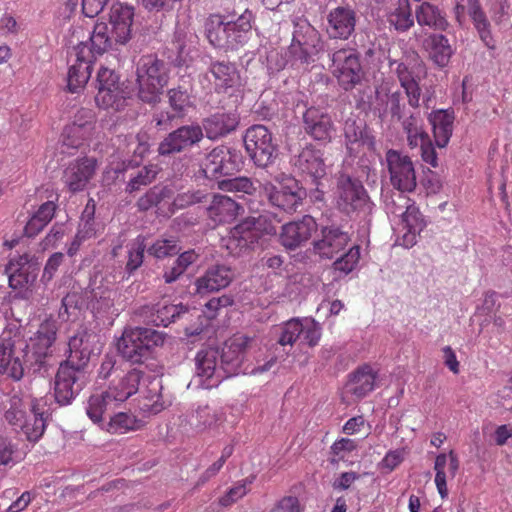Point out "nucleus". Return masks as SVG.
I'll list each match as a JSON object with an SVG mask.
<instances>
[{
	"label": "nucleus",
	"mask_w": 512,
	"mask_h": 512,
	"mask_svg": "<svg viewBox=\"0 0 512 512\" xmlns=\"http://www.w3.org/2000/svg\"><path fill=\"white\" fill-rule=\"evenodd\" d=\"M254 342L253 336L235 335L221 349H201L195 357L196 372L190 384L211 389L224 379L237 375L241 370L246 349Z\"/></svg>",
	"instance_id": "1"
},
{
	"label": "nucleus",
	"mask_w": 512,
	"mask_h": 512,
	"mask_svg": "<svg viewBox=\"0 0 512 512\" xmlns=\"http://www.w3.org/2000/svg\"><path fill=\"white\" fill-rule=\"evenodd\" d=\"M4 418L10 425L20 428L30 442L38 441L46 428L44 411L37 401L17 394L10 397Z\"/></svg>",
	"instance_id": "2"
},
{
	"label": "nucleus",
	"mask_w": 512,
	"mask_h": 512,
	"mask_svg": "<svg viewBox=\"0 0 512 512\" xmlns=\"http://www.w3.org/2000/svg\"><path fill=\"white\" fill-rule=\"evenodd\" d=\"M138 98L147 104L160 102L169 81V65L155 55L142 56L136 67Z\"/></svg>",
	"instance_id": "3"
},
{
	"label": "nucleus",
	"mask_w": 512,
	"mask_h": 512,
	"mask_svg": "<svg viewBox=\"0 0 512 512\" xmlns=\"http://www.w3.org/2000/svg\"><path fill=\"white\" fill-rule=\"evenodd\" d=\"M294 171L311 187V197L315 201L324 199V181L329 174V166L325 163L324 153L312 144L303 147L292 161Z\"/></svg>",
	"instance_id": "4"
},
{
	"label": "nucleus",
	"mask_w": 512,
	"mask_h": 512,
	"mask_svg": "<svg viewBox=\"0 0 512 512\" xmlns=\"http://www.w3.org/2000/svg\"><path fill=\"white\" fill-rule=\"evenodd\" d=\"M29 354V344L19 333L3 332L0 337V374L19 381L26 370L33 373L30 365L33 360Z\"/></svg>",
	"instance_id": "5"
},
{
	"label": "nucleus",
	"mask_w": 512,
	"mask_h": 512,
	"mask_svg": "<svg viewBox=\"0 0 512 512\" xmlns=\"http://www.w3.org/2000/svg\"><path fill=\"white\" fill-rule=\"evenodd\" d=\"M163 343V333L152 328L135 327L124 330L118 340L117 349L124 359L132 363H142L149 358L153 348Z\"/></svg>",
	"instance_id": "6"
},
{
	"label": "nucleus",
	"mask_w": 512,
	"mask_h": 512,
	"mask_svg": "<svg viewBox=\"0 0 512 512\" xmlns=\"http://www.w3.org/2000/svg\"><path fill=\"white\" fill-rule=\"evenodd\" d=\"M67 45L72 47L75 63H73L67 75V88L71 93H78L84 88L91 76L92 55L86 42L80 40L85 36V30L82 27H72L69 30Z\"/></svg>",
	"instance_id": "7"
},
{
	"label": "nucleus",
	"mask_w": 512,
	"mask_h": 512,
	"mask_svg": "<svg viewBox=\"0 0 512 512\" xmlns=\"http://www.w3.org/2000/svg\"><path fill=\"white\" fill-rule=\"evenodd\" d=\"M58 322L52 317L46 318L40 325L34 337L30 338L29 351L30 365L33 366V374L45 376L52 367V346L57 338Z\"/></svg>",
	"instance_id": "8"
},
{
	"label": "nucleus",
	"mask_w": 512,
	"mask_h": 512,
	"mask_svg": "<svg viewBox=\"0 0 512 512\" xmlns=\"http://www.w3.org/2000/svg\"><path fill=\"white\" fill-rule=\"evenodd\" d=\"M394 64L396 65L394 73L397 76L401 88L404 90L408 105L414 109V111L409 114L405 112L403 118L397 121L401 123L405 133L413 132L416 128L423 127L420 112L417 110L420 106L422 95V89L419 84L420 78L406 63L394 61L391 63V66Z\"/></svg>",
	"instance_id": "9"
},
{
	"label": "nucleus",
	"mask_w": 512,
	"mask_h": 512,
	"mask_svg": "<svg viewBox=\"0 0 512 512\" xmlns=\"http://www.w3.org/2000/svg\"><path fill=\"white\" fill-rule=\"evenodd\" d=\"M242 154L239 150L225 145L214 147L200 163L199 174L211 180L233 176L241 169Z\"/></svg>",
	"instance_id": "10"
},
{
	"label": "nucleus",
	"mask_w": 512,
	"mask_h": 512,
	"mask_svg": "<svg viewBox=\"0 0 512 512\" xmlns=\"http://www.w3.org/2000/svg\"><path fill=\"white\" fill-rule=\"evenodd\" d=\"M323 50L320 33L306 20L294 25L293 38L288 47V55L294 63L309 64Z\"/></svg>",
	"instance_id": "11"
},
{
	"label": "nucleus",
	"mask_w": 512,
	"mask_h": 512,
	"mask_svg": "<svg viewBox=\"0 0 512 512\" xmlns=\"http://www.w3.org/2000/svg\"><path fill=\"white\" fill-rule=\"evenodd\" d=\"M335 195L338 207L347 214L371 209L372 203L362 182L347 173L336 175Z\"/></svg>",
	"instance_id": "12"
},
{
	"label": "nucleus",
	"mask_w": 512,
	"mask_h": 512,
	"mask_svg": "<svg viewBox=\"0 0 512 512\" xmlns=\"http://www.w3.org/2000/svg\"><path fill=\"white\" fill-rule=\"evenodd\" d=\"M244 145L257 167H268L277 156V144L274 143L272 133L264 125L249 127L244 135Z\"/></svg>",
	"instance_id": "13"
},
{
	"label": "nucleus",
	"mask_w": 512,
	"mask_h": 512,
	"mask_svg": "<svg viewBox=\"0 0 512 512\" xmlns=\"http://www.w3.org/2000/svg\"><path fill=\"white\" fill-rule=\"evenodd\" d=\"M9 286L18 290L23 299H28L40 271V263L35 257L23 254L11 258L5 269Z\"/></svg>",
	"instance_id": "14"
},
{
	"label": "nucleus",
	"mask_w": 512,
	"mask_h": 512,
	"mask_svg": "<svg viewBox=\"0 0 512 512\" xmlns=\"http://www.w3.org/2000/svg\"><path fill=\"white\" fill-rule=\"evenodd\" d=\"M385 163L393 188L399 192H413L416 189V172L412 159L408 155L389 149L385 154Z\"/></svg>",
	"instance_id": "15"
},
{
	"label": "nucleus",
	"mask_w": 512,
	"mask_h": 512,
	"mask_svg": "<svg viewBox=\"0 0 512 512\" xmlns=\"http://www.w3.org/2000/svg\"><path fill=\"white\" fill-rule=\"evenodd\" d=\"M269 203L286 213L297 212L307 197V191L294 178H288L278 186L265 185Z\"/></svg>",
	"instance_id": "16"
},
{
	"label": "nucleus",
	"mask_w": 512,
	"mask_h": 512,
	"mask_svg": "<svg viewBox=\"0 0 512 512\" xmlns=\"http://www.w3.org/2000/svg\"><path fill=\"white\" fill-rule=\"evenodd\" d=\"M86 383L85 371L60 363L54 383V397L61 405H69L80 393Z\"/></svg>",
	"instance_id": "17"
},
{
	"label": "nucleus",
	"mask_w": 512,
	"mask_h": 512,
	"mask_svg": "<svg viewBox=\"0 0 512 512\" xmlns=\"http://www.w3.org/2000/svg\"><path fill=\"white\" fill-rule=\"evenodd\" d=\"M203 138L199 124L182 125L163 138L157 151L161 156L174 155L198 145Z\"/></svg>",
	"instance_id": "18"
},
{
	"label": "nucleus",
	"mask_w": 512,
	"mask_h": 512,
	"mask_svg": "<svg viewBox=\"0 0 512 512\" xmlns=\"http://www.w3.org/2000/svg\"><path fill=\"white\" fill-rule=\"evenodd\" d=\"M331 60L335 67L334 73L340 86L346 90H352L363 78V70L359 56L352 49H340L335 51Z\"/></svg>",
	"instance_id": "19"
},
{
	"label": "nucleus",
	"mask_w": 512,
	"mask_h": 512,
	"mask_svg": "<svg viewBox=\"0 0 512 512\" xmlns=\"http://www.w3.org/2000/svg\"><path fill=\"white\" fill-rule=\"evenodd\" d=\"M69 355L63 363L85 371L92 355L100 352L99 336L88 330L78 331L70 338Z\"/></svg>",
	"instance_id": "20"
},
{
	"label": "nucleus",
	"mask_w": 512,
	"mask_h": 512,
	"mask_svg": "<svg viewBox=\"0 0 512 512\" xmlns=\"http://www.w3.org/2000/svg\"><path fill=\"white\" fill-rule=\"evenodd\" d=\"M351 241L350 235L336 224L322 225L318 238L313 241V251L321 258L332 259Z\"/></svg>",
	"instance_id": "21"
},
{
	"label": "nucleus",
	"mask_w": 512,
	"mask_h": 512,
	"mask_svg": "<svg viewBox=\"0 0 512 512\" xmlns=\"http://www.w3.org/2000/svg\"><path fill=\"white\" fill-rule=\"evenodd\" d=\"M318 230V224L311 215L290 221L281 227L279 240L288 250H295L307 243Z\"/></svg>",
	"instance_id": "22"
},
{
	"label": "nucleus",
	"mask_w": 512,
	"mask_h": 512,
	"mask_svg": "<svg viewBox=\"0 0 512 512\" xmlns=\"http://www.w3.org/2000/svg\"><path fill=\"white\" fill-rule=\"evenodd\" d=\"M239 115L236 111L218 110L201 120L202 133L209 140L216 141L234 132L239 125Z\"/></svg>",
	"instance_id": "23"
},
{
	"label": "nucleus",
	"mask_w": 512,
	"mask_h": 512,
	"mask_svg": "<svg viewBox=\"0 0 512 512\" xmlns=\"http://www.w3.org/2000/svg\"><path fill=\"white\" fill-rule=\"evenodd\" d=\"M343 131L349 156H357L361 147H367L371 151L375 150V137L364 120L349 117L344 123Z\"/></svg>",
	"instance_id": "24"
},
{
	"label": "nucleus",
	"mask_w": 512,
	"mask_h": 512,
	"mask_svg": "<svg viewBox=\"0 0 512 512\" xmlns=\"http://www.w3.org/2000/svg\"><path fill=\"white\" fill-rule=\"evenodd\" d=\"M97 161L95 158H78L68 164L62 176V180L72 193L83 191L95 175Z\"/></svg>",
	"instance_id": "25"
},
{
	"label": "nucleus",
	"mask_w": 512,
	"mask_h": 512,
	"mask_svg": "<svg viewBox=\"0 0 512 512\" xmlns=\"http://www.w3.org/2000/svg\"><path fill=\"white\" fill-rule=\"evenodd\" d=\"M134 15L133 6L123 3H114L111 6L107 25L116 44L126 45L131 40Z\"/></svg>",
	"instance_id": "26"
},
{
	"label": "nucleus",
	"mask_w": 512,
	"mask_h": 512,
	"mask_svg": "<svg viewBox=\"0 0 512 512\" xmlns=\"http://www.w3.org/2000/svg\"><path fill=\"white\" fill-rule=\"evenodd\" d=\"M303 128L305 133L315 141L326 143L332 139L334 123L324 109L312 106L303 114Z\"/></svg>",
	"instance_id": "27"
},
{
	"label": "nucleus",
	"mask_w": 512,
	"mask_h": 512,
	"mask_svg": "<svg viewBox=\"0 0 512 512\" xmlns=\"http://www.w3.org/2000/svg\"><path fill=\"white\" fill-rule=\"evenodd\" d=\"M253 22L254 15L249 9L239 15L235 11L227 13L230 51H236L248 42Z\"/></svg>",
	"instance_id": "28"
},
{
	"label": "nucleus",
	"mask_w": 512,
	"mask_h": 512,
	"mask_svg": "<svg viewBox=\"0 0 512 512\" xmlns=\"http://www.w3.org/2000/svg\"><path fill=\"white\" fill-rule=\"evenodd\" d=\"M327 33L334 39H348L355 30L356 12L349 5L332 9L327 16Z\"/></svg>",
	"instance_id": "29"
},
{
	"label": "nucleus",
	"mask_w": 512,
	"mask_h": 512,
	"mask_svg": "<svg viewBox=\"0 0 512 512\" xmlns=\"http://www.w3.org/2000/svg\"><path fill=\"white\" fill-rule=\"evenodd\" d=\"M375 97L374 111L378 113L380 118L387 115H390L392 120L403 118L406 112V104L400 89L392 90L391 88L381 87L376 89Z\"/></svg>",
	"instance_id": "30"
},
{
	"label": "nucleus",
	"mask_w": 512,
	"mask_h": 512,
	"mask_svg": "<svg viewBox=\"0 0 512 512\" xmlns=\"http://www.w3.org/2000/svg\"><path fill=\"white\" fill-rule=\"evenodd\" d=\"M208 74L213 77V80L209 78V81L214 85L217 93H227L228 90L241 85L240 73L232 62L211 60Z\"/></svg>",
	"instance_id": "31"
},
{
	"label": "nucleus",
	"mask_w": 512,
	"mask_h": 512,
	"mask_svg": "<svg viewBox=\"0 0 512 512\" xmlns=\"http://www.w3.org/2000/svg\"><path fill=\"white\" fill-rule=\"evenodd\" d=\"M235 277L231 267L216 264L209 267L204 275L195 281L196 292L198 294H207L226 288Z\"/></svg>",
	"instance_id": "32"
},
{
	"label": "nucleus",
	"mask_w": 512,
	"mask_h": 512,
	"mask_svg": "<svg viewBox=\"0 0 512 512\" xmlns=\"http://www.w3.org/2000/svg\"><path fill=\"white\" fill-rule=\"evenodd\" d=\"M98 93L96 102L99 106L108 108L121 98L118 75L111 69L101 68L97 74Z\"/></svg>",
	"instance_id": "33"
},
{
	"label": "nucleus",
	"mask_w": 512,
	"mask_h": 512,
	"mask_svg": "<svg viewBox=\"0 0 512 512\" xmlns=\"http://www.w3.org/2000/svg\"><path fill=\"white\" fill-rule=\"evenodd\" d=\"M428 120L432 126L435 143L444 148L449 143L454 129L455 113L453 109H439L429 114Z\"/></svg>",
	"instance_id": "34"
},
{
	"label": "nucleus",
	"mask_w": 512,
	"mask_h": 512,
	"mask_svg": "<svg viewBox=\"0 0 512 512\" xmlns=\"http://www.w3.org/2000/svg\"><path fill=\"white\" fill-rule=\"evenodd\" d=\"M241 209L242 207L232 198L222 194H215L207 212L209 218L214 223L224 224L233 222Z\"/></svg>",
	"instance_id": "35"
},
{
	"label": "nucleus",
	"mask_w": 512,
	"mask_h": 512,
	"mask_svg": "<svg viewBox=\"0 0 512 512\" xmlns=\"http://www.w3.org/2000/svg\"><path fill=\"white\" fill-rule=\"evenodd\" d=\"M197 314L195 309L191 310L188 306L172 303H164L162 305H158L155 313H153L152 322L156 326H164L167 327L171 323H175L180 320H192V318Z\"/></svg>",
	"instance_id": "36"
},
{
	"label": "nucleus",
	"mask_w": 512,
	"mask_h": 512,
	"mask_svg": "<svg viewBox=\"0 0 512 512\" xmlns=\"http://www.w3.org/2000/svg\"><path fill=\"white\" fill-rule=\"evenodd\" d=\"M377 373L370 365L364 364L357 368L351 375L347 384L348 391L356 398H364L374 390Z\"/></svg>",
	"instance_id": "37"
},
{
	"label": "nucleus",
	"mask_w": 512,
	"mask_h": 512,
	"mask_svg": "<svg viewBox=\"0 0 512 512\" xmlns=\"http://www.w3.org/2000/svg\"><path fill=\"white\" fill-rule=\"evenodd\" d=\"M227 25V14H212L206 21L205 30L209 43L215 48L224 49L229 48V35Z\"/></svg>",
	"instance_id": "38"
},
{
	"label": "nucleus",
	"mask_w": 512,
	"mask_h": 512,
	"mask_svg": "<svg viewBox=\"0 0 512 512\" xmlns=\"http://www.w3.org/2000/svg\"><path fill=\"white\" fill-rule=\"evenodd\" d=\"M446 467L448 468L449 476L454 477L459 468V462L453 451H450L448 455L445 453L439 454L436 457L434 464V469L436 471L435 484L442 498H445L448 495V489L446 485Z\"/></svg>",
	"instance_id": "39"
},
{
	"label": "nucleus",
	"mask_w": 512,
	"mask_h": 512,
	"mask_svg": "<svg viewBox=\"0 0 512 512\" xmlns=\"http://www.w3.org/2000/svg\"><path fill=\"white\" fill-rule=\"evenodd\" d=\"M217 187L219 190L227 193H233L239 198L244 196H253L257 193L259 181L247 176H228L218 180Z\"/></svg>",
	"instance_id": "40"
},
{
	"label": "nucleus",
	"mask_w": 512,
	"mask_h": 512,
	"mask_svg": "<svg viewBox=\"0 0 512 512\" xmlns=\"http://www.w3.org/2000/svg\"><path fill=\"white\" fill-rule=\"evenodd\" d=\"M401 223L403 229L406 230L402 237V244L405 247H412L417 242V235H419L425 227L424 218L414 203L410 208L405 210V214L401 218Z\"/></svg>",
	"instance_id": "41"
},
{
	"label": "nucleus",
	"mask_w": 512,
	"mask_h": 512,
	"mask_svg": "<svg viewBox=\"0 0 512 512\" xmlns=\"http://www.w3.org/2000/svg\"><path fill=\"white\" fill-rule=\"evenodd\" d=\"M424 47L429 58L438 66L445 67L452 56V48L448 39L442 34H431L424 40Z\"/></svg>",
	"instance_id": "42"
},
{
	"label": "nucleus",
	"mask_w": 512,
	"mask_h": 512,
	"mask_svg": "<svg viewBox=\"0 0 512 512\" xmlns=\"http://www.w3.org/2000/svg\"><path fill=\"white\" fill-rule=\"evenodd\" d=\"M142 376L143 372L141 370L131 369L116 384L110 387L108 391L113 393L116 402H124L138 391Z\"/></svg>",
	"instance_id": "43"
},
{
	"label": "nucleus",
	"mask_w": 512,
	"mask_h": 512,
	"mask_svg": "<svg viewBox=\"0 0 512 512\" xmlns=\"http://www.w3.org/2000/svg\"><path fill=\"white\" fill-rule=\"evenodd\" d=\"M178 257L173 261L172 265L166 266L163 270V280L166 284H172L180 279L185 271L200 257L194 249L179 252Z\"/></svg>",
	"instance_id": "44"
},
{
	"label": "nucleus",
	"mask_w": 512,
	"mask_h": 512,
	"mask_svg": "<svg viewBox=\"0 0 512 512\" xmlns=\"http://www.w3.org/2000/svg\"><path fill=\"white\" fill-rule=\"evenodd\" d=\"M90 45L89 50L92 55V62L96 55H102L103 53L115 49L116 40L113 39L112 34L109 33L108 25L106 23H97L94 26L93 32L88 37ZM88 43L87 41H85Z\"/></svg>",
	"instance_id": "45"
},
{
	"label": "nucleus",
	"mask_w": 512,
	"mask_h": 512,
	"mask_svg": "<svg viewBox=\"0 0 512 512\" xmlns=\"http://www.w3.org/2000/svg\"><path fill=\"white\" fill-rule=\"evenodd\" d=\"M415 16L420 26H428L438 30H444L447 26V21L440 10L428 2H423L417 6Z\"/></svg>",
	"instance_id": "46"
},
{
	"label": "nucleus",
	"mask_w": 512,
	"mask_h": 512,
	"mask_svg": "<svg viewBox=\"0 0 512 512\" xmlns=\"http://www.w3.org/2000/svg\"><path fill=\"white\" fill-rule=\"evenodd\" d=\"M172 189L167 185H155L148 189L136 202V207L140 212L157 207L163 200L171 198Z\"/></svg>",
	"instance_id": "47"
},
{
	"label": "nucleus",
	"mask_w": 512,
	"mask_h": 512,
	"mask_svg": "<svg viewBox=\"0 0 512 512\" xmlns=\"http://www.w3.org/2000/svg\"><path fill=\"white\" fill-rule=\"evenodd\" d=\"M145 251H147V244L143 236H138L127 245V262L124 271L128 276L133 275L142 266Z\"/></svg>",
	"instance_id": "48"
},
{
	"label": "nucleus",
	"mask_w": 512,
	"mask_h": 512,
	"mask_svg": "<svg viewBox=\"0 0 512 512\" xmlns=\"http://www.w3.org/2000/svg\"><path fill=\"white\" fill-rule=\"evenodd\" d=\"M116 402L113 393L105 391L101 394L92 395L88 400L87 415L94 423H100L103 414L111 409L112 404Z\"/></svg>",
	"instance_id": "49"
},
{
	"label": "nucleus",
	"mask_w": 512,
	"mask_h": 512,
	"mask_svg": "<svg viewBox=\"0 0 512 512\" xmlns=\"http://www.w3.org/2000/svg\"><path fill=\"white\" fill-rule=\"evenodd\" d=\"M255 222L249 217L240 222L233 230V237L242 248L253 249L261 239L260 232L255 229Z\"/></svg>",
	"instance_id": "50"
},
{
	"label": "nucleus",
	"mask_w": 512,
	"mask_h": 512,
	"mask_svg": "<svg viewBox=\"0 0 512 512\" xmlns=\"http://www.w3.org/2000/svg\"><path fill=\"white\" fill-rule=\"evenodd\" d=\"M388 22L397 31H407L414 24L409 0H397V7L388 15Z\"/></svg>",
	"instance_id": "51"
},
{
	"label": "nucleus",
	"mask_w": 512,
	"mask_h": 512,
	"mask_svg": "<svg viewBox=\"0 0 512 512\" xmlns=\"http://www.w3.org/2000/svg\"><path fill=\"white\" fill-rule=\"evenodd\" d=\"M158 173L159 169L157 165L150 164L139 168L135 173L130 175L125 191L128 194L140 191L142 187L148 186L155 181Z\"/></svg>",
	"instance_id": "52"
},
{
	"label": "nucleus",
	"mask_w": 512,
	"mask_h": 512,
	"mask_svg": "<svg viewBox=\"0 0 512 512\" xmlns=\"http://www.w3.org/2000/svg\"><path fill=\"white\" fill-rule=\"evenodd\" d=\"M181 250L179 240L175 237L158 238L151 245H147V253L159 260L173 257L179 254Z\"/></svg>",
	"instance_id": "53"
},
{
	"label": "nucleus",
	"mask_w": 512,
	"mask_h": 512,
	"mask_svg": "<svg viewBox=\"0 0 512 512\" xmlns=\"http://www.w3.org/2000/svg\"><path fill=\"white\" fill-rule=\"evenodd\" d=\"M168 103L172 111L183 117L192 106L191 91L185 85L173 87L167 91Z\"/></svg>",
	"instance_id": "54"
},
{
	"label": "nucleus",
	"mask_w": 512,
	"mask_h": 512,
	"mask_svg": "<svg viewBox=\"0 0 512 512\" xmlns=\"http://www.w3.org/2000/svg\"><path fill=\"white\" fill-rule=\"evenodd\" d=\"M360 246L354 245L347 252L338 257L332 264V268L339 276H346L358 265L360 260Z\"/></svg>",
	"instance_id": "55"
},
{
	"label": "nucleus",
	"mask_w": 512,
	"mask_h": 512,
	"mask_svg": "<svg viewBox=\"0 0 512 512\" xmlns=\"http://www.w3.org/2000/svg\"><path fill=\"white\" fill-rule=\"evenodd\" d=\"M137 428L138 420L136 417L125 412H119L110 417L107 424V431L113 434H124Z\"/></svg>",
	"instance_id": "56"
},
{
	"label": "nucleus",
	"mask_w": 512,
	"mask_h": 512,
	"mask_svg": "<svg viewBox=\"0 0 512 512\" xmlns=\"http://www.w3.org/2000/svg\"><path fill=\"white\" fill-rule=\"evenodd\" d=\"M278 343L282 346H292L303 332L302 321L291 319L280 328Z\"/></svg>",
	"instance_id": "57"
},
{
	"label": "nucleus",
	"mask_w": 512,
	"mask_h": 512,
	"mask_svg": "<svg viewBox=\"0 0 512 512\" xmlns=\"http://www.w3.org/2000/svg\"><path fill=\"white\" fill-rule=\"evenodd\" d=\"M93 113L89 109H81L75 115V119L72 124L68 125V131L74 132L79 130L80 136H90L93 129Z\"/></svg>",
	"instance_id": "58"
},
{
	"label": "nucleus",
	"mask_w": 512,
	"mask_h": 512,
	"mask_svg": "<svg viewBox=\"0 0 512 512\" xmlns=\"http://www.w3.org/2000/svg\"><path fill=\"white\" fill-rule=\"evenodd\" d=\"M207 196L208 195L201 190L179 193L172 202V211L185 209L194 204L204 202Z\"/></svg>",
	"instance_id": "59"
},
{
	"label": "nucleus",
	"mask_w": 512,
	"mask_h": 512,
	"mask_svg": "<svg viewBox=\"0 0 512 512\" xmlns=\"http://www.w3.org/2000/svg\"><path fill=\"white\" fill-rule=\"evenodd\" d=\"M252 481L253 478H246L238 482L235 486L230 488L229 491L224 496H222L219 499V504L223 507H228L235 503L236 501H238L239 499H241L242 497H244L248 492L247 486L250 485Z\"/></svg>",
	"instance_id": "60"
},
{
	"label": "nucleus",
	"mask_w": 512,
	"mask_h": 512,
	"mask_svg": "<svg viewBox=\"0 0 512 512\" xmlns=\"http://www.w3.org/2000/svg\"><path fill=\"white\" fill-rule=\"evenodd\" d=\"M402 193L394 194L391 196L390 201L386 203L387 212L400 218L405 214V210L413 204L411 199Z\"/></svg>",
	"instance_id": "61"
},
{
	"label": "nucleus",
	"mask_w": 512,
	"mask_h": 512,
	"mask_svg": "<svg viewBox=\"0 0 512 512\" xmlns=\"http://www.w3.org/2000/svg\"><path fill=\"white\" fill-rule=\"evenodd\" d=\"M473 20L475 28L480 31V4L478 0H467V5L458 2L456 6V15L459 21L464 17L465 11Z\"/></svg>",
	"instance_id": "62"
},
{
	"label": "nucleus",
	"mask_w": 512,
	"mask_h": 512,
	"mask_svg": "<svg viewBox=\"0 0 512 512\" xmlns=\"http://www.w3.org/2000/svg\"><path fill=\"white\" fill-rule=\"evenodd\" d=\"M304 340L309 346L318 344L321 338V327L314 319H305L302 321Z\"/></svg>",
	"instance_id": "63"
},
{
	"label": "nucleus",
	"mask_w": 512,
	"mask_h": 512,
	"mask_svg": "<svg viewBox=\"0 0 512 512\" xmlns=\"http://www.w3.org/2000/svg\"><path fill=\"white\" fill-rule=\"evenodd\" d=\"M180 118L182 117L174 111H159L153 114L151 122L158 130H169L174 126L175 121Z\"/></svg>",
	"instance_id": "64"
}]
</instances>
